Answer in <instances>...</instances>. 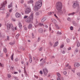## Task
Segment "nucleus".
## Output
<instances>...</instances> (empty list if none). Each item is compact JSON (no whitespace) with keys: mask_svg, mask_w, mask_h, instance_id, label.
Masks as SVG:
<instances>
[{"mask_svg":"<svg viewBox=\"0 0 80 80\" xmlns=\"http://www.w3.org/2000/svg\"><path fill=\"white\" fill-rule=\"evenodd\" d=\"M33 20V12H31V15L27 19L26 21L28 23H30L32 22Z\"/></svg>","mask_w":80,"mask_h":80,"instance_id":"f257e3e1","label":"nucleus"},{"mask_svg":"<svg viewBox=\"0 0 80 80\" xmlns=\"http://www.w3.org/2000/svg\"><path fill=\"white\" fill-rule=\"evenodd\" d=\"M56 7L58 11H60V10H62V3L60 2H58L56 6Z\"/></svg>","mask_w":80,"mask_h":80,"instance_id":"f03ea898","label":"nucleus"},{"mask_svg":"<svg viewBox=\"0 0 80 80\" xmlns=\"http://www.w3.org/2000/svg\"><path fill=\"white\" fill-rule=\"evenodd\" d=\"M7 26V28L8 30H10V29L11 28L12 31H13V30H14V28H13V24H12L8 23Z\"/></svg>","mask_w":80,"mask_h":80,"instance_id":"7ed1b4c3","label":"nucleus"},{"mask_svg":"<svg viewBox=\"0 0 80 80\" xmlns=\"http://www.w3.org/2000/svg\"><path fill=\"white\" fill-rule=\"evenodd\" d=\"M41 8V7H40V6L36 4L34 8V11L37 12V11H38V10L40 9V8Z\"/></svg>","mask_w":80,"mask_h":80,"instance_id":"20e7f679","label":"nucleus"},{"mask_svg":"<svg viewBox=\"0 0 80 80\" xmlns=\"http://www.w3.org/2000/svg\"><path fill=\"white\" fill-rule=\"evenodd\" d=\"M36 4L41 7L42 6V0H39L38 2H36Z\"/></svg>","mask_w":80,"mask_h":80,"instance_id":"39448f33","label":"nucleus"},{"mask_svg":"<svg viewBox=\"0 0 80 80\" xmlns=\"http://www.w3.org/2000/svg\"><path fill=\"white\" fill-rule=\"evenodd\" d=\"M43 74L45 75H47L48 73V70L46 68H45L43 69Z\"/></svg>","mask_w":80,"mask_h":80,"instance_id":"423d86ee","label":"nucleus"},{"mask_svg":"<svg viewBox=\"0 0 80 80\" xmlns=\"http://www.w3.org/2000/svg\"><path fill=\"white\" fill-rule=\"evenodd\" d=\"M31 12V8H27L25 11V12L26 13H28Z\"/></svg>","mask_w":80,"mask_h":80,"instance_id":"0eeeda50","label":"nucleus"},{"mask_svg":"<svg viewBox=\"0 0 80 80\" xmlns=\"http://www.w3.org/2000/svg\"><path fill=\"white\" fill-rule=\"evenodd\" d=\"M6 4H7V1H5L2 4H1V10H3L2 8L5 7Z\"/></svg>","mask_w":80,"mask_h":80,"instance_id":"6e6552de","label":"nucleus"},{"mask_svg":"<svg viewBox=\"0 0 80 80\" xmlns=\"http://www.w3.org/2000/svg\"><path fill=\"white\" fill-rule=\"evenodd\" d=\"M28 4H32L33 7V3H34V2L33 1V0H30L28 2Z\"/></svg>","mask_w":80,"mask_h":80,"instance_id":"1a4fd4ad","label":"nucleus"},{"mask_svg":"<svg viewBox=\"0 0 80 80\" xmlns=\"http://www.w3.org/2000/svg\"><path fill=\"white\" fill-rule=\"evenodd\" d=\"M78 4L74 3H73V5H72V8H75L76 7H77V6H78Z\"/></svg>","mask_w":80,"mask_h":80,"instance_id":"9d476101","label":"nucleus"},{"mask_svg":"<svg viewBox=\"0 0 80 80\" xmlns=\"http://www.w3.org/2000/svg\"><path fill=\"white\" fill-rule=\"evenodd\" d=\"M51 21L54 23H56V22H57V21L53 18L51 19Z\"/></svg>","mask_w":80,"mask_h":80,"instance_id":"9b49d317","label":"nucleus"},{"mask_svg":"<svg viewBox=\"0 0 80 80\" xmlns=\"http://www.w3.org/2000/svg\"><path fill=\"white\" fill-rule=\"evenodd\" d=\"M80 63L78 62H76L74 64V66L75 67H80Z\"/></svg>","mask_w":80,"mask_h":80,"instance_id":"f8f14e48","label":"nucleus"},{"mask_svg":"<svg viewBox=\"0 0 80 80\" xmlns=\"http://www.w3.org/2000/svg\"><path fill=\"white\" fill-rule=\"evenodd\" d=\"M16 17L17 18H19L20 17V14L18 12L16 13Z\"/></svg>","mask_w":80,"mask_h":80,"instance_id":"ddd939ff","label":"nucleus"},{"mask_svg":"<svg viewBox=\"0 0 80 80\" xmlns=\"http://www.w3.org/2000/svg\"><path fill=\"white\" fill-rule=\"evenodd\" d=\"M58 45V42L57 41L54 44V47H56Z\"/></svg>","mask_w":80,"mask_h":80,"instance_id":"4468645a","label":"nucleus"},{"mask_svg":"<svg viewBox=\"0 0 80 80\" xmlns=\"http://www.w3.org/2000/svg\"><path fill=\"white\" fill-rule=\"evenodd\" d=\"M53 13H54V12H49L48 14V15H53Z\"/></svg>","mask_w":80,"mask_h":80,"instance_id":"2eb2a0df","label":"nucleus"},{"mask_svg":"<svg viewBox=\"0 0 80 80\" xmlns=\"http://www.w3.org/2000/svg\"><path fill=\"white\" fill-rule=\"evenodd\" d=\"M32 24H29L28 27V29H31V28H32Z\"/></svg>","mask_w":80,"mask_h":80,"instance_id":"dca6fc26","label":"nucleus"},{"mask_svg":"<svg viewBox=\"0 0 80 80\" xmlns=\"http://www.w3.org/2000/svg\"><path fill=\"white\" fill-rule=\"evenodd\" d=\"M76 13V12H73L71 13H69L68 14V16H70L71 15H74V14Z\"/></svg>","mask_w":80,"mask_h":80,"instance_id":"f3484780","label":"nucleus"},{"mask_svg":"<svg viewBox=\"0 0 80 80\" xmlns=\"http://www.w3.org/2000/svg\"><path fill=\"white\" fill-rule=\"evenodd\" d=\"M54 42L52 41L50 42H49V45L51 46H52L53 45Z\"/></svg>","mask_w":80,"mask_h":80,"instance_id":"a211bd4d","label":"nucleus"},{"mask_svg":"<svg viewBox=\"0 0 80 80\" xmlns=\"http://www.w3.org/2000/svg\"><path fill=\"white\" fill-rule=\"evenodd\" d=\"M58 12H59L60 13H61V14H63L64 13V12L62 10V9L60 10V11H58Z\"/></svg>","mask_w":80,"mask_h":80,"instance_id":"6ab92c4d","label":"nucleus"},{"mask_svg":"<svg viewBox=\"0 0 80 80\" xmlns=\"http://www.w3.org/2000/svg\"><path fill=\"white\" fill-rule=\"evenodd\" d=\"M45 20H46V18H43L42 19L41 22H44Z\"/></svg>","mask_w":80,"mask_h":80,"instance_id":"aec40b11","label":"nucleus"},{"mask_svg":"<svg viewBox=\"0 0 80 80\" xmlns=\"http://www.w3.org/2000/svg\"><path fill=\"white\" fill-rule=\"evenodd\" d=\"M9 16H10V13H9V12L7 13L6 14V18H8V17Z\"/></svg>","mask_w":80,"mask_h":80,"instance_id":"412c9836","label":"nucleus"},{"mask_svg":"<svg viewBox=\"0 0 80 80\" xmlns=\"http://www.w3.org/2000/svg\"><path fill=\"white\" fill-rule=\"evenodd\" d=\"M39 32L40 33H42L43 32V29L40 28L39 30Z\"/></svg>","mask_w":80,"mask_h":80,"instance_id":"4be33fe9","label":"nucleus"},{"mask_svg":"<svg viewBox=\"0 0 80 80\" xmlns=\"http://www.w3.org/2000/svg\"><path fill=\"white\" fill-rule=\"evenodd\" d=\"M12 73V74H18V72H16L15 71H14L13 72H11Z\"/></svg>","mask_w":80,"mask_h":80,"instance_id":"5701e85b","label":"nucleus"},{"mask_svg":"<svg viewBox=\"0 0 80 80\" xmlns=\"http://www.w3.org/2000/svg\"><path fill=\"white\" fill-rule=\"evenodd\" d=\"M19 27L20 28H22V24L21 23H19Z\"/></svg>","mask_w":80,"mask_h":80,"instance_id":"b1692460","label":"nucleus"},{"mask_svg":"<svg viewBox=\"0 0 80 80\" xmlns=\"http://www.w3.org/2000/svg\"><path fill=\"white\" fill-rule=\"evenodd\" d=\"M13 55H14V54L13 53L11 57V59L12 60H13Z\"/></svg>","mask_w":80,"mask_h":80,"instance_id":"393cba45","label":"nucleus"},{"mask_svg":"<svg viewBox=\"0 0 80 80\" xmlns=\"http://www.w3.org/2000/svg\"><path fill=\"white\" fill-rule=\"evenodd\" d=\"M55 25L57 29H59V28H60V27H59V26H58V25H57V24H56Z\"/></svg>","mask_w":80,"mask_h":80,"instance_id":"a878e982","label":"nucleus"},{"mask_svg":"<svg viewBox=\"0 0 80 80\" xmlns=\"http://www.w3.org/2000/svg\"><path fill=\"white\" fill-rule=\"evenodd\" d=\"M15 43V41H13V42H11L9 43V44H10V45H14Z\"/></svg>","mask_w":80,"mask_h":80,"instance_id":"bb28decb","label":"nucleus"},{"mask_svg":"<svg viewBox=\"0 0 80 80\" xmlns=\"http://www.w3.org/2000/svg\"><path fill=\"white\" fill-rule=\"evenodd\" d=\"M57 75L58 77H61V75L60 74V73H59V72L57 73Z\"/></svg>","mask_w":80,"mask_h":80,"instance_id":"cd10ccee","label":"nucleus"},{"mask_svg":"<svg viewBox=\"0 0 80 80\" xmlns=\"http://www.w3.org/2000/svg\"><path fill=\"white\" fill-rule=\"evenodd\" d=\"M66 42L67 43H69L70 42V40L68 38L66 40Z\"/></svg>","mask_w":80,"mask_h":80,"instance_id":"c85d7f7f","label":"nucleus"},{"mask_svg":"<svg viewBox=\"0 0 80 80\" xmlns=\"http://www.w3.org/2000/svg\"><path fill=\"white\" fill-rule=\"evenodd\" d=\"M20 36V34H18L16 36V38L17 39L18 38V37Z\"/></svg>","mask_w":80,"mask_h":80,"instance_id":"c756f323","label":"nucleus"},{"mask_svg":"<svg viewBox=\"0 0 80 80\" xmlns=\"http://www.w3.org/2000/svg\"><path fill=\"white\" fill-rule=\"evenodd\" d=\"M12 7V4H10V5H8V8H10L11 7Z\"/></svg>","mask_w":80,"mask_h":80,"instance_id":"7c9ffc66","label":"nucleus"},{"mask_svg":"<svg viewBox=\"0 0 80 80\" xmlns=\"http://www.w3.org/2000/svg\"><path fill=\"white\" fill-rule=\"evenodd\" d=\"M80 42H78L77 44V46L78 47H80Z\"/></svg>","mask_w":80,"mask_h":80,"instance_id":"2f4dec72","label":"nucleus"},{"mask_svg":"<svg viewBox=\"0 0 80 80\" xmlns=\"http://www.w3.org/2000/svg\"><path fill=\"white\" fill-rule=\"evenodd\" d=\"M4 52H5V53H6L7 52V49L6 48H4Z\"/></svg>","mask_w":80,"mask_h":80,"instance_id":"473e14b6","label":"nucleus"},{"mask_svg":"<svg viewBox=\"0 0 80 80\" xmlns=\"http://www.w3.org/2000/svg\"><path fill=\"white\" fill-rule=\"evenodd\" d=\"M35 14L36 16H38L40 15V13L38 12H36Z\"/></svg>","mask_w":80,"mask_h":80,"instance_id":"72a5a7b5","label":"nucleus"},{"mask_svg":"<svg viewBox=\"0 0 80 80\" xmlns=\"http://www.w3.org/2000/svg\"><path fill=\"white\" fill-rule=\"evenodd\" d=\"M39 25L40 26H41L42 27H44V24L42 23H40Z\"/></svg>","mask_w":80,"mask_h":80,"instance_id":"f704fd0d","label":"nucleus"},{"mask_svg":"<svg viewBox=\"0 0 80 80\" xmlns=\"http://www.w3.org/2000/svg\"><path fill=\"white\" fill-rule=\"evenodd\" d=\"M10 69L11 70H12V71H13V70H14V67H11Z\"/></svg>","mask_w":80,"mask_h":80,"instance_id":"c9c22d12","label":"nucleus"},{"mask_svg":"<svg viewBox=\"0 0 80 80\" xmlns=\"http://www.w3.org/2000/svg\"><path fill=\"white\" fill-rule=\"evenodd\" d=\"M65 50H63L62 51V54H65Z\"/></svg>","mask_w":80,"mask_h":80,"instance_id":"e433bc0d","label":"nucleus"},{"mask_svg":"<svg viewBox=\"0 0 80 80\" xmlns=\"http://www.w3.org/2000/svg\"><path fill=\"white\" fill-rule=\"evenodd\" d=\"M24 73H27V72L26 71V70H25V66H24Z\"/></svg>","mask_w":80,"mask_h":80,"instance_id":"4c0bfd02","label":"nucleus"},{"mask_svg":"<svg viewBox=\"0 0 80 80\" xmlns=\"http://www.w3.org/2000/svg\"><path fill=\"white\" fill-rule=\"evenodd\" d=\"M32 38H34L35 37V36H34V34H33V33H32Z\"/></svg>","mask_w":80,"mask_h":80,"instance_id":"58836bf2","label":"nucleus"},{"mask_svg":"<svg viewBox=\"0 0 80 80\" xmlns=\"http://www.w3.org/2000/svg\"><path fill=\"white\" fill-rule=\"evenodd\" d=\"M42 49H43V48L42 47L40 48L39 49V51H42Z\"/></svg>","mask_w":80,"mask_h":80,"instance_id":"ea45409f","label":"nucleus"},{"mask_svg":"<svg viewBox=\"0 0 80 80\" xmlns=\"http://www.w3.org/2000/svg\"><path fill=\"white\" fill-rule=\"evenodd\" d=\"M64 47V45H63V44H62L60 46V48H63Z\"/></svg>","mask_w":80,"mask_h":80,"instance_id":"a19ab883","label":"nucleus"},{"mask_svg":"<svg viewBox=\"0 0 80 80\" xmlns=\"http://www.w3.org/2000/svg\"><path fill=\"white\" fill-rule=\"evenodd\" d=\"M23 2H24V1L23 0H21L20 1L21 3H23Z\"/></svg>","mask_w":80,"mask_h":80,"instance_id":"79ce46f5","label":"nucleus"},{"mask_svg":"<svg viewBox=\"0 0 80 80\" xmlns=\"http://www.w3.org/2000/svg\"><path fill=\"white\" fill-rule=\"evenodd\" d=\"M38 22L36 21V23L35 24V27H37L36 26L38 25Z\"/></svg>","mask_w":80,"mask_h":80,"instance_id":"37998d69","label":"nucleus"},{"mask_svg":"<svg viewBox=\"0 0 80 80\" xmlns=\"http://www.w3.org/2000/svg\"><path fill=\"white\" fill-rule=\"evenodd\" d=\"M29 62H30V63L32 62V58L29 59Z\"/></svg>","mask_w":80,"mask_h":80,"instance_id":"c03bdc74","label":"nucleus"},{"mask_svg":"<svg viewBox=\"0 0 80 80\" xmlns=\"http://www.w3.org/2000/svg\"><path fill=\"white\" fill-rule=\"evenodd\" d=\"M18 59L17 58H16L15 60V61L16 62H18Z\"/></svg>","mask_w":80,"mask_h":80,"instance_id":"a18cd8bd","label":"nucleus"},{"mask_svg":"<svg viewBox=\"0 0 80 80\" xmlns=\"http://www.w3.org/2000/svg\"><path fill=\"white\" fill-rule=\"evenodd\" d=\"M26 65L28 66L29 65V64L28 63V62H27L26 63Z\"/></svg>","mask_w":80,"mask_h":80,"instance_id":"49530a36","label":"nucleus"},{"mask_svg":"<svg viewBox=\"0 0 80 80\" xmlns=\"http://www.w3.org/2000/svg\"><path fill=\"white\" fill-rule=\"evenodd\" d=\"M77 75L78 77H80V72H78Z\"/></svg>","mask_w":80,"mask_h":80,"instance_id":"de8ad7c7","label":"nucleus"},{"mask_svg":"<svg viewBox=\"0 0 80 80\" xmlns=\"http://www.w3.org/2000/svg\"><path fill=\"white\" fill-rule=\"evenodd\" d=\"M8 78H10L11 77V75L10 74H8Z\"/></svg>","mask_w":80,"mask_h":80,"instance_id":"09e8293b","label":"nucleus"},{"mask_svg":"<svg viewBox=\"0 0 80 80\" xmlns=\"http://www.w3.org/2000/svg\"><path fill=\"white\" fill-rule=\"evenodd\" d=\"M63 73L64 75H67V72L66 71H64L63 72Z\"/></svg>","mask_w":80,"mask_h":80,"instance_id":"8fccbe9b","label":"nucleus"},{"mask_svg":"<svg viewBox=\"0 0 80 80\" xmlns=\"http://www.w3.org/2000/svg\"><path fill=\"white\" fill-rule=\"evenodd\" d=\"M0 67H3V65L0 62Z\"/></svg>","mask_w":80,"mask_h":80,"instance_id":"3c124183","label":"nucleus"},{"mask_svg":"<svg viewBox=\"0 0 80 80\" xmlns=\"http://www.w3.org/2000/svg\"><path fill=\"white\" fill-rule=\"evenodd\" d=\"M28 17V16H25L23 17L25 19V18H27Z\"/></svg>","mask_w":80,"mask_h":80,"instance_id":"603ef678","label":"nucleus"},{"mask_svg":"<svg viewBox=\"0 0 80 80\" xmlns=\"http://www.w3.org/2000/svg\"><path fill=\"white\" fill-rule=\"evenodd\" d=\"M40 73L41 75H42L43 74V72L42 71H40Z\"/></svg>","mask_w":80,"mask_h":80,"instance_id":"864d4df0","label":"nucleus"},{"mask_svg":"<svg viewBox=\"0 0 80 80\" xmlns=\"http://www.w3.org/2000/svg\"><path fill=\"white\" fill-rule=\"evenodd\" d=\"M67 20H68L69 21H70V20H71V18H67Z\"/></svg>","mask_w":80,"mask_h":80,"instance_id":"5fc2aeb1","label":"nucleus"},{"mask_svg":"<svg viewBox=\"0 0 80 80\" xmlns=\"http://www.w3.org/2000/svg\"><path fill=\"white\" fill-rule=\"evenodd\" d=\"M58 34H59V35H61L62 34V33L61 32H57Z\"/></svg>","mask_w":80,"mask_h":80,"instance_id":"6e6d98bb","label":"nucleus"},{"mask_svg":"<svg viewBox=\"0 0 80 80\" xmlns=\"http://www.w3.org/2000/svg\"><path fill=\"white\" fill-rule=\"evenodd\" d=\"M70 29L71 30H73V27H71L70 28Z\"/></svg>","mask_w":80,"mask_h":80,"instance_id":"4d7b16f0","label":"nucleus"},{"mask_svg":"<svg viewBox=\"0 0 80 80\" xmlns=\"http://www.w3.org/2000/svg\"><path fill=\"white\" fill-rule=\"evenodd\" d=\"M7 39L8 40H10V39L9 38V36H7Z\"/></svg>","mask_w":80,"mask_h":80,"instance_id":"13d9d810","label":"nucleus"},{"mask_svg":"<svg viewBox=\"0 0 80 80\" xmlns=\"http://www.w3.org/2000/svg\"><path fill=\"white\" fill-rule=\"evenodd\" d=\"M24 73L26 77H28V75H27V72H26Z\"/></svg>","mask_w":80,"mask_h":80,"instance_id":"bf43d9fd","label":"nucleus"},{"mask_svg":"<svg viewBox=\"0 0 80 80\" xmlns=\"http://www.w3.org/2000/svg\"><path fill=\"white\" fill-rule=\"evenodd\" d=\"M40 40V37H39L38 38V42H39Z\"/></svg>","mask_w":80,"mask_h":80,"instance_id":"052dcab7","label":"nucleus"},{"mask_svg":"<svg viewBox=\"0 0 80 80\" xmlns=\"http://www.w3.org/2000/svg\"><path fill=\"white\" fill-rule=\"evenodd\" d=\"M75 52H78V49H76L75 50Z\"/></svg>","mask_w":80,"mask_h":80,"instance_id":"680f3d73","label":"nucleus"},{"mask_svg":"<svg viewBox=\"0 0 80 80\" xmlns=\"http://www.w3.org/2000/svg\"><path fill=\"white\" fill-rule=\"evenodd\" d=\"M73 25L74 26H76L77 25V23H76V22H75L73 23Z\"/></svg>","mask_w":80,"mask_h":80,"instance_id":"e2e57ef3","label":"nucleus"},{"mask_svg":"<svg viewBox=\"0 0 80 80\" xmlns=\"http://www.w3.org/2000/svg\"><path fill=\"white\" fill-rule=\"evenodd\" d=\"M29 57L30 59L32 58V56H31V55H30V54L29 55Z\"/></svg>","mask_w":80,"mask_h":80,"instance_id":"0e129e2a","label":"nucleus"},{"mask_svg":"<svg viewBox=\"0 0 80 80\" xmlns=\"http://www.w3.org/2000/svg\"><path fill=\"white\" fill-rule=\"evenodd\" d=\"M24 29L25 30H27V28L26 27H24Z\"/></svg>","mask_w":80,"mask_h":80,"instance_id":"69168bd1","label":"nucleus"},{"mask_svg":"<svg viewBox=\"0 0 80 80\" xmlns=\"http://www.w3.org/2000/svg\"><path fill=\"white\" fill-rule=\"evenodd\" d=\"M71 47H69V48L68 49V50H71Z\"/></svg>","mask_w":80,"mask_h":80,"instance_id":"338daca9","label":"nucleus"},{"mask_svg":"<svg viewBox=\"0 0 80 80\" xmlns=\"http://www.w3.org/2000/svg\"><path fill=\"white\" fill-rule=\"evenodd\" d=\"M57 80H61L60 78L58 77L57 78Z\"/></svg>","mask_w":80,"mask_h":80,"instance_id":"774afa93","label":"nucleus"}]
</instances>
